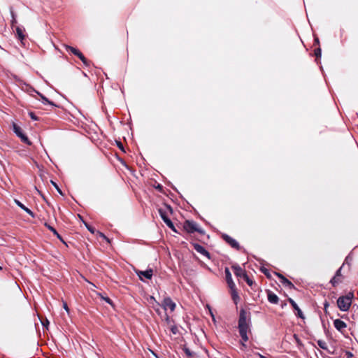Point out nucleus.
Masks as SVG:
<instances>
[{
	"label": "nucleus",
	"mask_w": 358,
	"mask_h": 358,
	"mask_svg": "<svg viewBox=\"0 0 358 358\" xmlns=\"http://www.w3.org/2000/svg\"><path fill=\"white\" fill-rule=\"evenodd\" d=\"M328 306H329L328 303H327V302H326V303H324V310H327V308Z\"/></svg>",
	"instance_id": "39"
},
{
	"label": "nucleus",
	"mask_w": 358,
	"mask_h": 358,
	"mask_svg": "<svg viewBox=\"0 0 358 358\" xmlns=\"http://www.w3.org/2000/svg\"><path fill=\"white\" fill-rule=\"evenodd\" d=\"M231 268L235 275L238 278V281H240L241 279L246 281V272L239 265H233Z\"/></svg>",
	"instance_id": "5"
},
{
	"label": "nucleus",
	"mask_w": 358,
	"mask_h": 358,
	"mask_svg": "<svg viewBox=\"0 0 358 358\" xmlns=\"http://www.w3.org/2000/svg\"><path fill=\"white\" fill-rule=\"evenodd\" d=\"M334 324L336 329L340 331H342L344 329L346 328V324L339 319L335 320L334 321Z\"/></svg>",
	"instance_id": "16"
},
{
	"label": "nucleus",
	"mask_w": 358,
	"mask_h": 358,
	"mask_svg": "<svg viewBox=\"0 0 358 358\" xmlns=\"http://www.w3.org/2000/svg\"><path fill=\"white\" fill-rule=\"evenodd\" d=\"M268 300L270 303L276 304L278 302L279 298L275 294H274L271 292H268Z\"/></svg>",
	"instance_id": "18"
},
{
	"label": "nucleus",
	"mask_w": 358,
	"mask_h": 358,
	"mask_svg": "<svg viewBox=\"0 0 358 358\" xmlns=\"http://www.w3.org/2000/svg\"><path fill=\"white\" fill-rule=\"evenodd\" d=\"M101 298L105 301H106L109 304H112V301L110 300V299H109L108 297H103V296H101Z\"/></svg>",
	"instance_id": "32"
},
{
	"label": "nucleus",
	"mask_w": 358,
	"mask_h": 358,
	"mask_svg": "<svg viewBox=\"0 0 358 358\" xmlns=\"http://www.w3.org/2000/svg\"><path fill=\"white\" fill-rule=\"evenodd\" d=\"M45 226L49 229L54 234H57V231L55 228H53L52 227H51L50 225H49L48 224L45 223Z\"/></svg>",
	"instance_id": "27"
},
{
	"label": "nucleus",
	"mask_w": 358,
	"mask_h": 358,
	"mask_svg": "<svg viewBox=\"0 0 358 358\" xmlns=\"http://www.w3.org/2000/svg\"><path fill=\"white\" fill-rule=\"evenodd\" d=\"M10 13H11V15H12L11 24L13 26L15 24L17 23V21H16V19H15V14H14V13H13V11L12 10H10Z\"/></svg>",
	"instance_id": "25"
},
{
	"label": "nucleus",
	"mask_w": 358,
	"mask_h": 358,
	"mask_svg": "<svg viewBox=\"0 0 358 358\" xmlns=\"http://www.w3.org/2000/svg\"><path fill=\"white\" fill-rule=\"evenodd\" d=\"M29 115L30 117L33 120H38V117H36V115L33 112L29 113Z\"/></svg>",
	"instance_id": "30"
},
{
	"label": "nucleus",
	"mask_w": 358,
	"mask_h": 358,
	"mask_svg": "<svg viewBox=\"0 0 358 358\" xmlns=\"http://www.w3.org/2000/svg\"><path fill=\"white\" fill-rule=\"evenodd\" d=\"M185 353L186 354V355L188 357H193L194 355V353L187 348H185L183 349Z\"/></svg>",
	"instance_id": "24"
},
{
	"label": "nucleus",
	"mask_w": 358,
	"mask_h": 358,
	"mask_svg": "<svg viewBox=\"0 0 358 358\" xmlns=\"http://www.w3.org/2000/svg\"><path fill=\"white\" fill-rule=\"evenodd\" d=\"M317 343L320 348L323 350H327V343L324 341L318 340Z\"/></svg>",
	"instance_id": "22"
},
{
	"label": "nucleus",
	"mask_w": 358,
	"mask_h": 358,
	"mask_svg": "<svg viewBox=\"0 0 358 358\" xmlns=\"http://www.w3.org/2000/svg\"><path fill=\"white\" fill-rule=\"evenodd\" d=\"M85 225L86 226L87 229L92 233V234H95L96 232L101 236L102 237L103 239H105L108 243H110V240L101 232L100 231H96V229L87 224V223H85Z\"/></svg>",
	"instance_id": "14"
},
{
	"label": "nucleus",
	"mask_w": 358,
	"mask_h": 358,
	"mask_svg": "<svg viewBox=\"0 0 358 358\" xmlns=\"http://www.w3.org/2000/svg\"><path fill=\"white\" fill-rule=\"evenodd\" d=\"M1 269H2V267H1V266H0V270H1Z\"/></svg>",
	"instance_id": "44"
},
{
	"label": "nucleus",
	"mask_w": 358,
	"mask_h": 358,
	"mask_svg": "<svg viewBox=\"0 0 358 358\" xmlns=\"http://www.w3.org/2000/svg\"><path fill=\"white\" fill-rule=\"evenodd\" d=\"M264 273H265L268 277H269V275H268V272H267V271H266V270L264 271Z\"/></svg>",
	"instance_id": "41"
},
{
	"label": "nucleus",
	"mask_w": 358,
	"mask_h": 358,
	"mask_svg": "<svg viewBox=\"0 0 358 358\" xmlns=\"http://www.w3.org/2000/svg\"><path fill=\"white\" fill-rule=\"evenodd\" d=\"M164 322L167 328L174 324L173 320L166 313H165Z\"/></svg>",
	"instance_id": "20"
},
{
	"label": "nucleus",
	"mask_w": 358,
	"mask_h": 358,
	"mask_svg": "<svg viewBox=\"0 0 358 358\" xmlns=\"http://www.w3.org/2000/svg\"><path fill=\"white\" fill-rule=\"evenodd\" d=\"M137 275H138L139 278L143 280V277L147 278V279H151L153 275V271L152 269H148L146 271H136Z\"/></svg>",
	"instance_id": "10"
},
{
	"label": "nucleus",
	"mask_w": 358,
	"mask_h": 358,
	"mask_svg": "<svg viewBox=\"0 0 358 358\" xmlns=\"http://www.w3.org/2000/svg\"><path fill=\"white\" fill-rule=\"evenodd\" d=\"M341 275V268H339L337 271H336V275L337 278H338L339 276Z\"/></svg>",
	"instance_id": "35"
},
{
	"label": "nucleus",
	"mask_w": 358,
	"mask_h": 358,
	"mask_svg": "<svg viewBox=\"0 0 358 358\" xmlns=\"http://www.w3.org/2000/svg\"><path fill=\"white\" fill-rule=\"evenodd\" d=\"M238 330L242 338L241 344L244 346L246 342V317L244 308H241L238 320Z\"/></svg>",
	"instance_id": "1"
},
{
	"label": "nucleus",
	"mask_w": 358,
	"mask_h": 358,
	"mask_svg": "<svg viewBox=\"0 0 358 358\" xmlns=\"http://www.w3.org/2000/svg\"><path fill=\"white\" fill-rule=\"evenodd\" d=\"M166 208L167 210L171 211V208L170 206H166Z\"/></svg>",
	"instance_id": "40"
},
{
	"label": "nucleus",
	"mask_w": 358,
	"mask_h": 358,
	"mask_svg": "<svg viewBox=\"0 0 358 358\" xmlns=\"http://www.w3.org/2000/svg\"><path fill=\"white\" fill-rule=\"evenodd\" d=\"M229 289H230V292H231L232 300L234 301V303L237 306L238 302L240 300V297L238 294L236 286L234 287L233 288H229Z\"/></svg>",
	"instance_id": "17"
},
{
	"label": "nucleus",
	"mask_w": 358,
	"mask_h": 358,
	"mask_svg": "<svg viewBox=\"0 0 358 358\" xmlns=\"http://www.w3.org/2000/svg\"><path fill=\"white\" fill-rule=\"evenodd\" d=\"M162 307L165 311L169 308L171 311H173L176 308V303L171 300V298L166 297L162 302Z\"/></svg>",
	"instance_id": "8"
},
{
	"label": "nucleus",
	"mask_w": 358,
	"mask_h": 358,
	"mask_svg": "<svg viewBox=\"0 0 358 358\" xmlns=\"http://www.w3.org/2000/svg\"><path fill=\"white\" fill-rule=\"evenodd\" d=\"M259 358H266V357L261 355H259Z\"/></svg>",
	"instance_id": "43"
},
{
	"label": "nucleus",
	"mask_w": 358,
	"mask_h": 358,
	"mask_svg": "<svg viewBox=\"0 0 358 358\" xmlns=\"http://www.w3.org/2000/svg\"><path fill=\"white\" fill-rule=\"evenodd\" d=\"M13 127L14 132L19 138H20L21 141L28 145H30V141H29L26 135L23 134L22 129L15 123H13Z\"/></svg>",
	"instance_id": "7"
},
{
	"label": "nucleus",
	"mask_w": 358,
	"mask_h": 358,
	"mask_svg": "<svg viewBox=\"0 0 358 358\" xmlns=\"http://www.w3.org/2000/svg\"><path fill=\"white\" fill-rule=\"evenodd\" d=\"M294 338H295L296 341L298 343H299V338H297V336H296V335H294Z\"/></svg>",
	"instance_id": "42"
},
{
	"label": "nucleus",
	"mask_w": 358,
	"mask_h": 358,
	"mask_svg": "<svg viewBox=\"0 0 358 358\" xmlns=\"http://www.w3.org/2000/svg\"><path fill=\"white\" fill-rule=\"evenodd\" d=\"M150 302H151V301H155V302H156L155 299L153 296H150Z\"/></svg>",
	"instance_id": "38"
},
{
	"label": "nucleus",
	"mask_w": 358,
	"mask_h": 358,
	"mask_svg": "<svg viewBox=\"0 0 358 358\" xmlns=\"http://www.w3.org/2000/svg\"><path fill=\"white\" fill-rule=\"evenodd\" d=\"M315 53L317 57L320 56L321 55V50H320V48H318V49L315 50Z\"/></svg>",
	"instance_id": "34"
},
{
	"label": "nucleus",
	"mask_w": 358,
	"mask_h": 358,
	"mask_svg": "<svg viewBox=\"0 0 358 358\" xmlns=\"http://www.w3.org/2000/svg\"><path fill=\"white\" fill-rule=\"evenodd\" d=\"M159 213L162 219L163 220V221L166 223V224L170 229H173V231H176L173 222H171V220L168 217L166 210L163 209V208H159Z\"/></svg>",
	"instance_id": "6"
},
{
	"label": "nucleus",
	"mask_w": 358,
	"mask_h": 358,
	"mask_svg": "<svg viewBox=\"0 0 358 358\" xmlns=\"http://www.w3.org/2000/svg\"><path fill=\"white\" fill-rule=\"evenodd\" d=\"M65 48L67 51H70L71 53L77 56L85 66H88V62L87 59L85 57V56L82 54L80 51H79L78 49L71 47L70 45H65Z\"/></svg>",
	"instance_id": "4"
},
{
	"label": "nucleus",
	"mask_w": 358,
	"mask_h": 358,
	"mask_svg": "<svg viewBox=\"0 0 358 358\" xmlns=\"http://www.w3.org/2000/svg\"><path fill=\"white\" fill-rule=\"evenodd\" d=\"M63 308L66 310L67 313H69V309L66 302H63Z\"/></svg>",
	"instance_id": "33"
},
{
	"label": "nucleus",
	"mask_w": 358,
	"mask_h": 358,
	"mask_svg": "<svg viewBox=\"0 0 358 358\" xmlns=\"http://www.w3.org/2000/svg\"><path fill=\"white\" fill-rule=\"evenodd\" d=\"M224 273H225V278H226V281L228 285V287L229 288H233L234 287H235L236 285H235L234 281L232 280L231 274L228 268H225Z\"/></svg>",
	"instance_id": "11"
},
{
	"label": "nucleus",
	"mask_w": 358,
	"mask_h": 358,
	"mask_svg": "<svg viewBox=\"0 0 358 358\" xmlns=\"http://www.w3.org/2000/svg\"><path fill=\"white\" fill-rule=\"evenodd\" d=\"M15 30H16V34L17 36V38L20 41H22L25 37V36L23 34L24 30L21 27H17Z\"/></svg>",
	"instance_id": "19"
},
{
	"label": "nucleus",
	"mask_w": 358,
	"mask_h": 358,
	"mask_svg": "<svg viewBox=\"0 0 358 358\" xmlns=\"http://www.w3.org/2000/svg\"><path fill=\"white\" fill-rule=\"evenodd\" d=\"M37 94H38L40 96V97L41 98V99H42V101H43V103H45V104H46V103H47V104H50V105H51V106H56L53 102H52V101H49V100H48V99L45 96H43L42 94H41V93H39V92H37Z\"/></svg>",
	"instance_id": "21"
},
{
	"label": "nucleus",
	"mask_w": 358,
	"mask_h": 358,
	"mask_svg": "<svg viewBox=\"0 0 358 358\" xmlns=\"http://www.w3.org/2000/svg\"><path fill=\"white\" fill-rule=\"evenodd\" d=\"M222 238L232 248L238 250L239 245H238V242L235 239H234L233 238H231V236H228L227 234H223L222 235Z\"/></svg>",
	"instance_id": "9"
},
{
	"label": "nucleus",
	"mask_w": 358,
	"mask_h": 358,
	"mask_svg": "<svg viewBox=\"0 0 358 358\" xmlns=\"http://www.w3.org/2000/svg\"><path fill=\"white\" fill-rule=\"evenodd\" d=\"M247 282H248V285H251L252 283V281L250 280L248 278Z\"/></svg>",
	"instance_id": "36"
},
{
	"label": "nucleus",
	"mask_w": 358,
	"mask_h": 358,
	"mask_svg": "<svg viewBox=\"0 0 358 358\" xmlns=\"http://www.w3.org/2000/svg\"><path fill=\"white\" fill-rule=\"evenodd\" d=\"M183 227L185 230L188 233H194L195 231L202 233V231L199 229L198 224L194 221H185L184 222Z\"/></svg>",
	"instance_id": "3"
},
{
	"label": "nucleus",
	"mask_w": 358,
	"mask_h": 358,
	"mask_svg": "<svg viewBox=\"0 0 358 358\" xmlns=\"http://www.w3.org/2000/svg\"><path fill=\"white\" fill-rule=\"evenodd\" d=\"M171 333L174 335L177 334L178 333V327L173 324H171L170 327H168Z\"/></svg>",
	"instance_id": "23"
},
{
	"label": "nucleus",
	"mask_w": 358,
	"mask_h": 358,
	"mask_svg": "<svg viewBox=\"0 0 358 358\" xmlns=\"http://www.w3.org/2000/svg\"><path fill=\"white\" fill-rule=\"evenodd\" d=\"M194 248L199 253L209 257V252L202 245L199 244H194Z\"/></svg>",
	"instance_id": "15"
},
{
	"label": "nucleus",
	"mask_w": 358,
	"mask_h": 358,
	"mask_svg": "<svg viewBox=\"0 0 358 358\" xmlns=\"http://www.w3.org/2000/svg\"><path fill=\"white\" fill-rule=\"evenodd\" d=\"M289 302L291 303V305L292 306V307L294 308V310H296L297 311V315L302 318V319H304V315L301 311V310L299 308V307L297 306V304L296 303V302L291 298H289L288 299Z\"/></svg>",
	"instance_id": "13"
},
{
	"label": "nucleus",
	"mask_w": 358,
	"mask_h": 358,
	"mask_svg": "<svg viewBox=\"0 0 358 358\" xmlns=\"http://www.w3.org/2000/svg\"><path fill=\"white\" fill-rule=\"evenodd\" d=\"M276 275L280 279V282L286 287L289 289H292L294 287V285L287 278H285L280 273H275Z\"/></svg>",
	"instance_id": "12"
},
{
	"label": "nucleus",
	"mask_w": 358,
	"mask_h": 358,
	"mask_svg": "<svg viewBox=\"0 0 358 358\" xmlns=\"http://www.w3.org/2000/svg\"><path fill=\"white\" fill-rule=\"evenodd\" d=\"M23 210L26 213H27L29 215H31L32 217H34V213L30 209H29L28 208L25 207Z\"/></svg>",
	"instance_id": "28"
},
{
	"label": "nucleus",
	"mask_w": 358,
	"mask_h": 358,
	"mask_svg": "<svg viewBox=\"0 0 358 358\" xmlns=\"http://www.w3.org/2000/svg\"><path fill=\"white\" fill-rule=\"evenodd\" d=\"M354 297L352 292H349L345 296H340L337 300V305L341 311H347L350 308Z\"/></svg>",
	"instance_id": "2"
},
{
	"label": "nucleus",
	"mask_w": 358,
	"mask_h": 358,
	"mask_svg": "<svg viewBox=\"0 0 358 358\" xmlns=\"http://www.w3.org/2000/svg\"><path fill=\"white\" fill-rule=\"evenodd\" d=\"M55 235L60 240H62L61 236L57 232V234H55Z\"/></svg>",
	"instance_id": "37"
},
{
	"label": "nucleus",
	"mask_w": 358,
	"mask_h": 358,
	"mask_svg": "<svg viewBox=\"0 0 358 358\" xmlns=\"http://www.w3.org/2000/svg\"><path fill=\"white\" fill-rule=\"evenodd\" d=\"M340 282V280L338 279V278H337L336 276H334L331 280V282L334 285H336V284L339 283Z\"/></svg>",
	"instance_id": "26"
},
{
	"label": "nucleus",
	"mask_w": 358,
	"mask_h": 358,
	"mask_svg": "<svg viewBox=\"0 0 358 358\" xmlns=\"http://www.w3.org/2000/svg\"><path fill=\"white\" fill-rule=\"evenodd\" d=\"M52 185L55 186V187L57 189V192L60 194H62V192L61 191V189L59 188V187L57 186V185L53 181H51Z\"/></svg>",
	"instance_id": "31"
},
{
	"label": "nucleus",
	"mask_w": 358,
	"mask_h": 358,
	"mask_svg": "<svg viewBox=\"0 0 358 358\" xmlns=\"http://www.w3.org/2000/svg\"><path fill=\"white\" fill-rule=\"evenodd\" d=\"M15 202L16 203V204L20 207L21 208L22 210L26 207L24 204H22L20 201H17V200H15Z\"/></svg>",
	"instance_id": "29"
}]
</instances>
